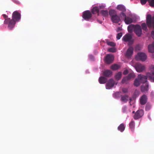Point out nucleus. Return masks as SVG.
<instances>
[{
    "label": "nucleus",
    "instance_id": "46",
    "mask_svg": "<svg viewBox=\"0 0 154 154\" xmlns=\"http://www.w3.org/2000/svg\"><path fill=\"white\" fill-rule=\"evenodd\" d=\"M2 16L4 17V18L5 19H5H7V18H8V16L5 14H3L2 15Z\"/></svg>",
    "mask_w": 154,
    "mask_h": 154
},
{
    "label": "nucleus",
    "instance_id": "38",
    "mask_svg": "<svg viewBox=\"0 0 154 154\" xmlns=\"http://www.w3.org/2000/svg\"><path fill=\"white\" fill-rule=\"evenodd\" d=\"M108 51L109 52H115L116 51V49L114 48H111L108 49Z\"/></svg>",
    "mask_w": 154,
    "mask_h": 154
},
{
    "label": "nucleus",
    "instance_id": "14",
    "mask_svg": "<svg viewBox=\"0 0 154 154\" xmlns=\"http://www.w3.org/2000/svg\"><path fill=\"white\" fill-rule=\"evenodd\" d=\"M115 82L112 79H110L106 84V89H110L114 86Z\"/></svg>",
    "mask_w": 154,
    "mask_h": 154
},
{
    "label": "nucleus",
    "instance_id": "42",
    "mask_svg": "<svg viewBox=\"0 0 154 154\" xmlns=\"http://www.w3.org/2000/svg\"><path fill=\"white\" fill-rule=\"evenodd\" d=\"M122 91L124 93H127L128 92V89L127 88H123L122 89Z\"/></svg>",
    "mask_w": 154,
    "mask_h": 154
},
{
    "label": "nucleus",
    "instance_id": "28",
    "mask_svg": "<svg viewBox=\"0 0 154 154\" xmlns=\"http://www.w3.org/2000/svg\"><path fill=\"white\" fill-rule=\"evenodd\" d=\"M140 85V82L139 80L138 79H136L134 81V86L137 87Z\"/></svg>",
    "mask_w": 154,
    "mask_h": 154
},
{
    "label": "nucleus",
    "instance_id": "24",
    "mask_svg": "<svg viewBox=\"0 0 154 154\" xmlns=\"http://www.w3.org/2000/svg\"><path fill=\"white\" fill-rule=\"evenodd\" d=\"M91 12L93 14H96L99 12V9L98 7H95L93 8Z\"/></svg>",
    "mask_w": 154,
    "mask_h": 154
},
{
    "label": "nucleus",
    "instance_id": "20",
    "mask_svg": "<svg viewBox=\"0 0 154 154\" xmlns=\"http://www.w3.org/2000/svg\"><path fill=\"white\" fill-rule=\"evenodd\" d=\"M148 48L149 52L154 53V42H153L152 44L149 45Z\"/></svg>",
    "mask_w": 154,
    "mask_h": 154
},
{
    "label": "nucleus",
    "instance_id": "19",
    "mask_svg": "<svg viewBox=\"0 0 154 154\" xmlns=\"http://www.w3.org/2000/svg\"><path fill=\"white\" fill-rule=\"evenodd\" d=\"M117 9L120 11H122V12H124L126 11V9L125 7L123 5H120L117 6Z\"/></svg>",
    "mask_w": 154,
    "mask_h": 154
},
{
    "label": "nucleus",
    "instance_id": "49",
    "mask_svg": "<svg viewBox=\"0 0 154 154\" xmlns=\"http://www.w3.org/2000/svg\"><path fill=\"white\" fill-rule=\"evenodd\" d=\"M131 100H131V98H130V101H131Z\"/></svg>",
    "mask_w": 154,
    "mask_h": 154
},
{
    "label": "nucleus",
    "instance_id": "43",
    "mask_svg": "<svg viewBox=\"0 0 154 154\" xmlns=\"http://www.w3.org/2000/svg\"><path fill=\"white\" fill-rule=\"evenodd\" d=\"M148 0H140V2L142 5L145 4Z\"/></svg>",
    "mask_w": 154,
    "mask_h": 154
},
{
    "label": "nucleus",
    "instance_id": "25",
    "mask_svg": "<svg viewBox=\"0 0 154 154\" xmlns=\"http://www.w3.org/2000/svg\"><path fill=\"white\" fill-rule=\"evenodd\" d=\"M118 130L121 132H122L125 129V127L123 123L121 124L118 127Z\"/></svg>",
    "mask_w": 154,
    "mask_h": 154
},
{
    "label": "nucleus",
    "instance_id": "32",
    "mask_svg": "<svg viewBox=\"0 0 154 154\" xmlns=\"http://www.w3.org/2000/svg\"><path fill=\"white\" fill-rule=\"evenodd\" d=\"M129 79H128V78L127 76L124 77L122 79V83H128V81Z\"/></svg>",
    "mask_w": 154,
    "mask_h": 154
},
{
    "label": "nucleus",
    "instance_id": "1",
    "mask_svg": "<svg viewBox=\"0 0 154 154\" xmlns=\"http://www.w3.org/2000/svg\"><path fill=\"white\" fill-rule=\"evenodd\" d=\"M109 14L111 17V20L113 23H118L120 21V17L117 15L116 12L115 10H110L109 11Z\"/></svg>",
    "mask_w": 154,
    "mask_h": 154
},
{
    "label": "nucleus",
    "instance_id": "13",
    "mask_svg": "<svg viewBox=\"0 0 154 154\" xmlns=\"http://www.w3.org/2000/svg\"><path fill=\"white\" fill-rule=\"evenodd\" d=\"M114 59V57L111 54H107L105 59L106 62L107 64H110L112 63Z\"/></svg>",
    "mask_w": 154,
    "mask_h": 154
},
{
    "label": "nucleus",
    "instance_id": "40",
    "mask_svg": "<svg viewBox=\"0 0 154 154\" xmlns=\"http://www.w3.org/2000/svg\"><path fill=\"white\" fill-rule=\"evenodd\" d=\"M122 36V33L121 32L118 33L116 36V38L119 40L120 38Z\"/></svg>",
    "mask_w": 154,
    "mask_h": 154
},
{
    "label": "nucleus",
    "instance_id": "22",
    "mask_svg": "<svg viewBox=\"0 0 154 154\" xmlns=\"http://www.w3.org/2000/svg\"><path fill=\"white\" fill-rule=\"evenodd\" d=\"M135 25L133 24L129 25L128 27V31L130 33H131L133 32V30L135 29Z\"/></svg>",
    "mask_w": 154,
    "mask_h": 154
},
{
    "label": "nucleus",
    "instance_id": "21",
    "mask_svg": "<svg viewBox=\"0 0 154 154\" xmlns=\"http://www.w3.org/2000/svg\"><path fill=\"white\" fill-rule=\"evenodd\" d=\"M107 79L105 77L101 76L99 78V81L100 84H105L107 82Z\"/></svg>",
    "mask_w": 154,
    "mask_h": 154
},
{
    "label": "nucleus",
    "instance_id": "26",
    "mask_svg": "<svg viewBox=\"0 0 154 154\" xmlns=\"http://www.w3.org/2000/svg\"><path fill=\"white\" fill-rule=\"evenodd\" d=\"M122 75V73L121 72H119L117 73L115 75V79L117 80H119L121 78Z\"/></svg>",
    "mask_w": 154,
    "mask_h": 154
},
{
    "label": "nucleus",
    "instance_id": "33",
    "mask_svg": "<svg viewBox=\"0 0 154 154\" xmlns=\"http://www.w3.org/2000/svg\"><path fill=\"white\" fill-rule=\"evenodd\" d=\"M149 6L152 7H154V0H148Z\"/></svg>",
    "mask_w": 154,
    "mask_h": 154
},
{
    "label": "nucleus",
    "instance_id": "31",
    "mask_svg": "<svg viewBox=\"0 0 154 154\" xmlns=\"http://www.w3.org/2000/svg\"><path fill=\"white\" fill-rule=\"evenodd\" d=\"M129 79H130L132 78H134L135 77V74L133 73H129L128 76H127Z\"/></svg>",
    "mask_w": 154,
    "mask_h": 154
},
{
    "label": "nucleus",
    "instance_id": "2",
    "mask_svg": "<svg viewBox=\"0 0 154 154\" xmlns=\"http://www.w3.org/2000/svg\"><path fill=\"white\" fill-rule=\"evenodd\" d=\"M16 22L12 18L11 19L10 18H7L5 20L4 24L8 25L9 29L12 30L14 27Z\"/></svg>",
    "mask_w": 154,
    "mask_h": 154
},
{
    "label": "nucleus",
    "instance_id": "16",
    "mask_svg": "<svg viewBox=\"0 0 154 154\" xmlns=\"http://www.w3.org/2000/svg\"><path fill=\"white\" fill-rule=\"evenodd\" d=\"M132 38L131 35L129 34H128L123 37L122 40L125 42H130Z\"/></svg>",
    "mask_w": 154,
    "mask_h": 154
},
{
    "label": "nucleus",
    "instance_id": "23",
    "mask_svg": "<svg viewBox=\"0 0 154 154\" xmlns=\"http://www.w3.org/2000/svg\"><path fill=\"white\" fill-rule=\"evenodd\" d=\"M128 97L127 95H122L121 100L125 102H126L128 100Z\"/></svg>",
    "mask_w": 154,
    "mask_h": 154
},
{
    "label": "nucleus",
    "instance_id": "4",
    "mask_svg": "<svg viewBox=\"0 0 154 154\" xmlns=\"http://www.w3.org/2000/svg\"><path fill=\"white\" fill-rule=\"evenodd\" d=\"M134 67L136 71L138 72H142L144 71L145 69L144 65L139 63H135Z\"/></svg>",
    "mask_w": 154,
    "mask_h": 154
},
{
    "label": "nucleus",
    "instance_id": "41",
    "mask_svg": "<svg viewBox=\"0 0 154 154\" xmlns=\"http://www.w3.org/2000/svg\"><path fill=\"white\" fill-rule=\"evenodd\" d=\"M127 109V107L126 106H124L122 108V111L123 112L125 113L126 111V110Z\"/></svg>",
    "mask_w": 154,
    "mask_h": 154
},
{
    "label": "nucleus",
    "instance_id": "17",
    "mask_svg": "<svg viewBox=\"0 0 154 154\" xmlns=\"http://www.w3.org/2000/svg\"><path fill=\"white\" fill-rule=\"evenodd\" d=\"M124 21L126 24H129L133 22V19L129 17H126L124 20Z\"/></svg>",
    "mask_w": 154,
    "mask_h": 154
},
{
    "label": "nucleus",
    "instance_id": "7",
    "mask_svg": "<svg viewBox=\"0 0 154 154\" xmlns=\"http://www.w3.org/2000/svg\"><path fill=\"white\" fill-rule=\"evenodd\" d=\"M92 14L89 10H87L83 13L82 17L85 20H88L92 17Z\"/></svg>",
    "mask_w": 154,
    "mask_h": 154
},
{
    "label": "nucleus",
    "instance_id": "29",
    "mask_svg": "<svg viewBox=\"0 0 154 154\" xmlns=\"http://www.w3.org/2000/svg\"><path fill=\"white\" fill-rule=\"evenodd\" d=\"M100 13L104 17H107L108 15V11L107 10H102L100 11Z\"/></svg>",
    "mask_w": 154,
    "mask_h": 154
},
{
    "label": "nucleus",
    "instance_id": "39",
    "mask_svg": "<svg viewBox=\"0 0 154 154\" xmlns=\"http://www.w3.org/2000/svg\"><path fill=\"white\" fill-rule=\"evenodd\" d=\"M141 26L143 29L146 30L147 29L146 25L145 23H143L141 25Z\"/></svg>",
    "mask_w": 154,
    "mask_h": 154
},
{
    "label": "nucleus",
    "instance_id": "37",
    "mask_svg": "<svg viewBox=\"0 0 154 154\" xmlns=\"http://www.w3.org/2000/svg\"><path fill=\"white\" fill-rule=\"evenodd\" d=\"M140 94V91L137 90H135L134 92V95L136 97L138 96Z\"/></svg>",
    "mask_w": 154,
    "mask_h": 154
},
{
    "label": "nucleus",
    "instance_id": "50",
    "mask_svg": "<svg viewBox=\"0 0 154 154\" xmlns=\"http://www.w3.org/2000/svg\"><path fill=\"white\" fill-rule=\"evenodd\" d=\"M134 111H133V113H134Z\"/></svg>",
    "mask_w": 154,
    "mask_h": 154
},
{
    "label": "nucleus",
    "instance_id": "45",
    "mask_svg": "<svg viewBox=\"0 0 154 154\" xmlns=\"http://www.w3.org/2000/svg\"><path fill=\"white\" fill-rule=\"evenodd\" d=\"M151 36L153 39L154 40V31H152L151 32Z\"/></svg>",
    "mask_w": 154,
    "mask_h": 154
},
{
    "label": "nucleus",
    "instance_id": "27",
    "mask_svg": "<svg viewBox=\"0 0 154 154\" xmlns=\"http://www.w3.org/2000/svg\"><path fill=\"white\" fill-rule=\"evenodd\" d=\"M135 124L134 122L133 121H131L129 124V127L131 130L133 131L134 130Z\"/></svg>",
    "mask_w": 154,
    "mask_h": 154
},
{
    "label": "nucleus",
    "instance_id": "8",
    "mask_svg": "<svg viewBox=\"0 0 154 154\" xmlns=\"http://www.w3.org/2000/svg\"><path fill=\"white\" fill-rule=\"evenodd\" d=\"M134 31L136 35L138 37H140L142 34L141 28L139 25H135Z\"/></svg>",
    "mask_w": 154,
    "mask_h": 154
},
{
    "label": "nucleus",
    "instance_id": "9",
    "mask_svg": "<svg viewBox=\"0 0 154 154\" xmlns=\"http://www.w3.org/2000/svg\"><path fill=\"white\" fill-rule=\"evenodd\" d=\"M134 48L132 47H130L127 50L125 54L126 57L128 58L131 57L133 53Z\"/></svg>",
    "mask_w": 154,
    "mask_h": 154
},
{
    "label": "nucleus",
    "instance_id": "30",
    "mask_svg": "<svg viewBox=\"0 0 154 154\" xmlns=\"http://www.w3.org/2000/svg\"><path fill=\"white\" fill-rule=\"evenodd\" d=\"M119 65L117 64H114L111 66V69L113 70H116L119 68Z\"/></svg>",
    "mask_w": 154,
    "mask_h": 154
},
{
    "label": "nucleus",
    "instance_id": "35",
    "mask_svg": "<svg viewBox=\"0 0 154 154\" xmlns=\"http://www.w3.org/2000/svg\"><path fill=\"white\" fill-rule=\"evenodd\" d=\"M120 16L121 18H122L124 20L127 17L126 14L124 13H123V12H122L120 14Z\"/></svg>",
    "mask_w": 154,
    "mask_h": 154
},
{
    "label": "nucleus",
    "instance_id": "11",
    "mask_svg": "<svg viewBox=\"0 0 154 154\" xmlns=\"http://www.w3.org/2000/svg\"><path fill=\"white\" fill-rule=\"evenodd\" d=\"M149 85L148 83H146L145 84L142 85L140 87L141 91L144 93H147L149 90Z\"/></svg>",
    "mask_w": 154,
    "mask_h": 154
},
{
    "label": "nucleus",
    "instance_id": "6",
    "mask_svg": "<svg viewBox=\"0 0 154 154\" xmlns=\"http://www.w3.org/2000/svg\"><path fill=\"white\" fill-rule=\"evenodd\" d=\"M20 14L17 11L13 12L12 14V18L16 22H19L21 19Z\"/></svg>",
    "mask_w": 154,
    "mask_h": 154
},
{
    "label": "nucleus",
    "instance_id": "36",
    "mask_svg": "<svg viewBox=\"0 0 154 154\" xmlns=\"http://www.w3.org/2000/svg\"><path fill=\"white\" fill-rule=\"evenodd\" d=\"M151 108V106L150 104L149 103H147L145 107V110L146 111H149V110Z\"/></svg>",
    "mask_w": 154,
    "mask_h": 154
},
{
    "label": "nucleus",
    "instance_id": "12",
    "mask_svg": "<svg viewBox=\"0 0 154 154\" xmlns=\"http://www.w3.org/2000/svg\"><path fill=\"white\" fill-rule=\"evenodd\" d=\"M138 79L142 83H147V76L146 75L139 74L138 75Z\"/></svg>",
    "mask_w": 154,
    "mask_h": 154
},
{
    "label": "nucleus",
    "instance_id": "3",
    "mask_svg": "<svg viewBox=\"0 0 154 154\" xmlns=\"http://www.w3.org/2000/svg\"><path fill=\"white\" fill-rule=\"evenodd\" d=\"M146 20L148 27L149 28L152 27L154 29V15L152 17L150 14L147 15Z\"/></svg>",
    "mask_w": 154,
    "mask_h": 154
},
{
    "label": "nucleus",
    "instance_id": "47",
    "mask_svg": "<svg viewBox=\"0 0 154 154\" xmlns=\"http://www.w3.org/2000/svg\"><path fill=\"white\" fill-rule=\"evenodd\" d=\"M97 21L98 22V23H100L101 24L102 23V21L99 20H97Z\"/></svg>",
    "mask_w": 154,
    "mask_h": 154
},
{
    "label": "nucleus",
    "instance_id": "34",
    "mask_svg": "<svg viewBox=\"0 0 154 154\" xmlns=\"http://www.w3.org/2000/svg\"><path fill=\"white\" fill-rule=\"evenodd\" d=\"M106 44L107 45L112 47H115L116 46V44L113 42H112L107 41Z\"/></svg>",
    "mask_w": 154,
    "mask_h": 154
},
{
    "label": "nucleus",
    "instance_id": "48",
    "mask_svg": "<svg viewBox=\"0 0 154 154\" xmlns=\"http://www.w3.org/2000/svg\"><path fill=\"white\" fill-rule=\"evenodd\" d=\"M118 30H121V28L120 27H119L118 28Z\"/></svg>",
    "mask_w": 154,
    "mask_h": 154
},
{
    "label": "nucleus",
    "instance_id": "5",
    "mask_svg": "<svg viewBox=\"0 0 154 154\" xmlns=\"http://www.w3.org/2000/svg\"><path fill=\"white\" fill-rule=\"evenodd\" d=\"M147 56L143 53H139L135 57V59L137 60H141L144 61L146 59Z\"/></svg>",
    "mask_w": 154,
    "mask_h": 154
},
{
    "label": "nucleus",
    "instance_id": "18",
    "mask_svg": "<svg viewBox=\"0 0 154 154\" xmlns=\"http://www.w3.org/2000/svg\"><path fill=\"white\" fill-rule=\"evenodd\" d=\"M112 74V72L110 70H106L103 73V75L106 77H110Z\"/></svg>",
    "mask_w": 154,
    "mask_h": 154
},
{
    "label": "nucleus",
    "instance_id": "10",
    "mask_svg": "<svg viewBox=\"0 0 154 154\" xmlns=\"http://www.w3.org/2000/svg\"><path fill=\"white\" fill-rule=\"evenodd\" d=\"M144 114L143 110H138L135 113L134 118L135 119H137L142 117Z\"/></svg>",
    "mask_w": 154,
    "mask_h": 154
},
{
    "label": "nucleus",
    "instance_id": "15",
    "mask_svg": "<svg viewBox=\"0 0 154 154\" xmlns=\"http://www.w3.org/2000/svg\"><path fill=\"white\" fill-rule=\"evenodd\" d=\"M147 96L144 94L142 95L140 98V102L141 105H144L147 102Z\"/></svg>",
    "mask_w": 154,
    "mask_h": 154
},
{
    "label": "nucleus",
    "instance_id": "44",
    "mask_svg": "<svg viewBox=\"0 0 154 154\" xmlns=\"http://www.w3.org/2000/svg\"><path fill=\"white\" fill-rule=\"evenodd\" d=\"M128 70L127 69H126V70H125L124 71V72H123V74L124 75H126L128 74Z\"/></svg>",
    "mask_w": 154,
    "mask_h": 154
}]
</instances>
